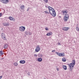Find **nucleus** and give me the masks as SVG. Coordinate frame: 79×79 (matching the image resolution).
I'll return each instance as SVG.
<instances>
[{"label":"nucleus","mask_w":79,"mask_h":79,"mask_svg":"<svg viewBox=\"0 0 79 79\" xmlns=\"http://www.w3.org/2000/svg\"><path fill=\"white\" fill-rule=\"evenodd\" d=\"M48 9L49 10V12L50 14L52 16H56V12L53 8L49 6L48 7Z\"/></svg>","instance_id":"1"},{"label":"nucleus","mask_w":79,"mask_h":79,"mask_svg":"<svg viewBox=\"0 0 79 79\" xmlns=\"http://www.w3.org/2000/svg\"><path fill=\"white\" fill-rule=\"evenodd\" d=\"M73 63H70L69 64H68L69 65V71H71L73 68H74V66L75 65L76 63L75 62V60H73V61L72 62Z\"/></svg>","instance_id":"2"},{"label":"nucleus","mask_w":79,"mask_h":79,"mask_svg":"<svg viewBox=\"0 0 79 79\" xmlns=\"http://www.w3.org/2000/svg\"><path fill=\"white\" fill-rule=\"evenodd\" d=\"M25 29H26V28L23 26H21L19 28V30L22 32H24L25 31Z\"/></svg>","instance_id":"3"},{"label":"nucleus","mask_w":79,"mask_h":79,"mask_svg":"<svg viewBox=\"0 0 79 79\" xmlns=\"http://www.w3.org/2000/svg\"><path fill=\"white\" fill-rule=\"evenodd\" d=\"M1 36L2 39H3V40H6V36H5V33H2Z\"/></svg>","instance_id":"4"},{"label":"nucleus","mask_w":79,"mask_h":79,"mask_svg":"<svg viewBox=\"0 0 79 79\" xmlns=\"http://www.w3.org/2000/svg\"><path fill=\"white\" fill-rule=\"evenodd\" d=\"M0 1L4 4H6L9 2V0H1Z\"/></svg>","instance_id":"5"},{"label":"nucleus","mask_w":79,"mask_h":79,"mask_svg":"<svg viewBox=\"0 0 79 79\" xmlns=\"http://www.w3.org/2000/svg\"><path fill=\"white\" fill-rule=\"evenodd\" d=\"M40 46H36V48L35 49V51L36 52H39L40 50Z\"/></svg>","instance_id":"6"},{"label":"nucleus","mask_w":79,"mask_h":79,"mask_svg":"<svg viewBox=\"0 0 79 79\" xmlns=\"http://www.w3.org/2000/svg\"><path fill=\"white\" fill-rule=\"evenodd\" d=\"M68 12L67 10H64L62 11L61 13H62V15H66V13H68Z\"/></svg>","instance_id":"7"},{"label":"nucleus","mask_w":79,"mask_h":79,"mask_svg":"<svg viewBox=\"0 0 79 79\" xmlns=\"http://www.w3.org/2000/svg\"><path fill=\"white\" fill-rule=\"evenodd\" d=\"M3 25L5 26H10V23H3Z\"/></svg>","instance_id":"8"},{"label":"nucleus","mask_w":79,"mask_h":79,"mask_svg":"<svg viewBox=\"0 0 79 79\" xmlns=\"http://www.w3.org/2000/svg\"><path fill=\"white\" fill-rule=\"evenodd\" d=\"M69 28L66 27H63V29L64 31H67L69 29Z\"/></svg>","instance_id":"9"},{"label":"nucleus","mask_w":79,"mask_h":79,"mask_svg":"<svg viewBox=\"0 0 79 79\" xmlns=\"http://www.w3.org/2000/svg\"><path fill=\"white\" fill-rule=\"evenodd\" d=\"M19 63L21 64H24V63H26V61H25L24 60H20L19 61Z\"/></svg>","instance_id":"10"},{"label":"nucleus","mask_w":79,"mask_h":79,"mask_svg":"<svg viewBox=\"0 0 79 79\" xmlns=\"http://www.w3.org/2000/svg\"><path fill=\"white\" fill-rule=\"evenodd\" d=\"M9 19L10 20H11V21H15V18H14L13 17H11V16H10L9 17Z\"/></svg>","instance_id":"11"},{"label":"nucleus","mask_w":79,"mask_h":79,"mask_svg":"<svg viewBox=\"0 0 79 79\" xmlns=\"http://www.w3.org/2000/svg\"><path fill=\"white\" fill-rule=\"evenodd\" d=\"M68 18L66 17H64V22H66L68 21Z\"/></svg>","instance_id":"12"},{"label":"nucleus","mask_w":79,"mask_h":79,"mask_svg":"<svg viewBox=\"0 0 79 79\" xmlns=\"http://www.w3.org/2000/svg\"><path fill=\"white\" fill-rule=\"evenodd\" d=\"M65 55L64 53H60L59 56H64Z\"/></svg>","instance_id":"13"},{"label":"nucleus","mask_w":79,"mask_h":79,"mask_svg":"<svg viewBox=\"0 0 79 79\" xmlns=\"http://www.w3.org/2000/svg\"><path fill=\"white\" fill-rule=\"evenodd\" d=\"M63 68L65 70H66L67 69V67H66V66L65 65H63L62 66Z\"/></svg>","instance_id":"14"},{"label":"nucleus","mask_w":79,"mask_h":79,"mask_svg":"<svg viewBox=\"0 0 79 79\" xmlns=\"http://www.w3.org/2000/svg\"><path fill=\"white\" fill-rule=\"evenodd\" d=\"M38 61L39 62H40V61H42V59L41 58H39L38 59Z\"/></svg>","instance_id":"15"},{"label":"nucleus","mask_w":79,"mask_h":79,"mask_svg":"<svg viewBox=\"0 0 79 79\" xmlns=\"http://www.w3.org/2000/svg\"><path fill=\"white\" fill-rule=\"evenodd\" d=\"M8 45L7 44H4V47L5 48H8Z\"/></svg>","instance_id":"16"},{"label":"nucleus","mask_w":79,"mask_h":79,"mask_svg":"<svg viewBox=\"0 0 79 79\" xmlns=\"http://www.w3.org/2000/svg\"><path fill=\"white\" fill-rule=\"evenodd\" d=\"M24 5H21L20 6V8L21 9V10H24Z\"/></svg>","instance_id":"17"},{"label":"nucleus","mask_w":79,"mask_h":79,"mask_svg":"<svg viewBox=\"0 0 79 79\" xmlns=\"http://www.w3.org/2000/svg\"><path fill=\"white\" fill-rule=\"evenodd\" d=\"M4 54V53L2 51H0V56H2V55H3Z\"/></svg>","instance_id":"18"},{"label":"nucleus","mask_w":79,"mask_h":79,"mask_svg":"<svg viewBox=\"0 0 79 79\" xmlns=\"http://www.w3.org/2000/svg\"><path fill=\"white\" fill-rule=\"evenodd\" d=\"M62 60L64 62H65V61H66V59H65V58H63Z\"/></svg>","instance_id":"19"},{"label":"nucleus","mask_w":79,"mask_h":79,"mask_svg":"<svg viewBox=\"0 0 79 79\" xmlns=\"http://www.w3.org/2000/svg\"><path fill=\"white\" fill-rule=\"evenodd\" d=\"M18 63L16 62L14 64V65L15 66H18Z\"/></svg>","instance_id":"20"},{"label":"nucleus","mask_w":79,"mask_h":79,"mask_svg":"<svg viewBox=\"0 0 79 79\" xmlns=\"http://www.w3.org/2000/svg\"><path fill=\"white\" fill-rule=\"evenodd\" d=\"M64 17L68 18H69V15L66 14L65 15Z\"/></svg>","instance_id":"21"},{"label":"nucleus","mask_w":79,"mask_h":79,"mask_svg":"<svg viewBox=\"0 0 79 79\" xmlns=\"http://www.w3.org/2000/svg\"><path fill=\"white\" fill-rule=\"evenodd\" d=\"M52 35V33H48L47 34V35Z\"/></svg>","instance_id":"22"},{"label":"nucleus","mask_w":79,"mask_h":79,"mask_svg":"<svg viewBox=\"0 0 79 79\" xmlns=\"http://www.w3.org/2000/svg\"><path fill=\"white\" fill-rule=\"evenodd\" d=\"M38 56L39 57H42V55L41 54H38Z\"/></svg>","instance_id":"23"},{"label":"nucleus","mask_w":79,"mask_h":79,"mask_svg":"<svg viewBox=\"0 0 79 79\" xmlns=\"http://www.w3.org/2000/svg\"><path fill=\"white\" fill-rule=\"evenodd\" d=\"M44 12L46 13V14H48L49 13V12L47 11H44Z\"/></svg>","instance_id":"24"},{"label":"nucleus","mask_w":79,"mask_h":79,"mask_svg":"<svg viewBox=\"0 0 79 79\" xmlns=\"http://www.w3.org/2000/svg\"><path fill=\"white\" fill-rule=\"evenodd\" d=\"M43 1L45 2V3H48V0H43Z\"/></svg>","instance_id":"25"},{"label":"nucleus","mask_w":79,"mask_h":79,"mask_svg":"<svg viewBox=\"0 0 79 79\" xmlns=\"http://www.w3.org/2000/svg\"><path fill=\"white\" fill-rule=\"evenodd\" d=\"M56 54H57V55H58V56H60V53H59L58 52H56Z\"/></svg>","instance_id":"26"},{"label":"nucleus","mask_w":79,"mask_h":79,"mask_svg":"<svg viewBox=\"0 0 79 79\" xmlns=\"http://www.w3.org/2000/svg\"><path fill=\"white\" fill-rule=\"evenodd\" d=\"M76 29L77 31H79V28L78 27H77Z\"/></svg>","instance_id":"27"},{"label":"nucleus","mask_w":79,"mask_h":79,"mask_svg":"<svg viewBox=\"0 0 79 79\" xmlns=\"http://www.w3.org/2000/svg\"><path fill=\"white\" fill-rule=\"evenodd\" d=\"M45 29L46 31H48V27L45 28Z\"/></svg>","instance_id":"28"},{"label":"nucleus","mask_w":79,"mask_h":79,"mask_svg":"<svg viewBox=\"0 0 79 79\" xmlns=\"http://www.w3.org/2000/svg\"><path fill=\"white\" fill-rule=\"evenodd\" d=\"M25 34H26V35H28V33H27V32H25Z\"/></svg>","instance_id":"29"},{"label":"nucleus","mask_w":79,"mask_h":79,"mask_svg":"<svg viewBox=\"0 0 79 79\" xmlns=\"http://www.w3.org/2000/svg\"><path fill=\"white\" fill-rule=\"evenodd\" d=\"M29 9H30V8L28 7L27 10V11H28V10H29Z\"/></svg>","instance_id":"30"},{"label":"nucleus","mask_w":79,"mask_h":79,"mask_svg":"<svg viewBox=\"0 0 79 79\" xmlns=\"http://www.w3.org/2000/svg\"><path fill=\"white\" fill-rule=\"evenodd\" d=\"M28 34H29V35H31V32H28Z\"/></svg>","instance_id":"31"},{"label":"nucleus","mask_w":79,"mask_h":79,"mask_svg":"<svg viewBox=\"0 0 79 79\" xmlns=\"http://www.w3.org/2000/svg\"><path fill=\"white\" fill-rule=\"evenodd\" d=\"M3 77V76H0V79H1L2 78V77Z\"/></svg>","instance_id":"32"},{"label":"nucleus","mask_w":79,"mask_h":79,"mask_svg":"<svg viewBox=\"0 0 79 79\" xmlns=\"http://www.w3.org/2000/svg\"><path fill=\"white\" fill-rule=\"evenodd\" d=\"M58 45H61V44L60 43H58Z\"/></svg>","instance_id":"33"},{"label":"nucleus","mask_w":79,"mask_h":79,"mask_svg":"<svg viewBox=\"0 0 79 79\" xmlns=\"http://www.w3.org/2000/svg\"><path fill=\"white\" fill-rule=\"evenodd\" d=\"M52 52H55V50H54L52 51Z\"/></svg>","instance_id":"34"},{"label":"nucleus","mask_w":79,"mask_h":79,"mask_svg":"<svg viewBox=\"0 0 79 79\" xmlns=\"http://www.w3.org/2000/svg\"><path fill=\"white\" fill-rule=\"evenodd\" d=\"M2 16V13H0V17Z\"/></svg>","instance_id":"35"},{"label":"nucleus","mask_w":79,"mask_h":79,"mask_svg":"<svg viewBox=\"0 0 79 79\" xmlns=\"http://www.w3.org/2000/svg\"><path fill=\"white\" fill-rule=\"evenodd\" d=\"M4 59V57L2 58L1 59V60H2Z\"/></svg>","instance_id":"36"},{"label":"nucleus","mask_w":79,"mask_h":79,"mask_svg":"<svg viewBox=\"0 0 79 79\" xmlns=\"http://www.w3.org/2000/svg\"><path fill=\"white\" fill-rule=\"evenodd\" d=\"M34 56H37V55L36 54H35Z\"/></svg>","instance_id":"37"},{"label":"nucleus","mask_w":79,"mask_h":79,"mask_svg":"<svg viewBox=\"0 0 79 79\" xmlns=\"http://www.w3.org/2000/svg\"><path fill=\"white\" fill-rule=\"evenodd\" d=\"M56 69L57 71H59V69L58 68H57Z\"/></svg>","instance_id":"38"},{"label":"nucleus","mask_w":79,"mask_h":79,"mask_svg":"<svg viewBox=\"0 0 79 79\" xmlns=\"http://www.w3.org/2000/svg\"><path fill=\"white\" fill-rule=\"evenodd\" d=\"M44 79H46V78H44Z\"/></svg>","instance_id":"39"},{"label":"nucleus","mask_w":79,"mask_h":79,"mask_svg":"<svg viewBox=\"0 0 79 79\" xmlns=\"http://www.w3.org/2000/svg\"><path fill=\"white\" fill-rule=\"evenodd\" d=\"M60 17H61V16H60Z\"/></svg>","instance_id":"40"},{"label":"nucleus","mask_w":79,"mask_h":79,"mask_svg":"<svg viewBox=\"0 0 79 79\" xmlns=\"http://www.w3.org/2000/svg\"><path fill=\"white\" fill-rule=\"evenodd\" d=\"M60 17H61V16H60Z\"/></svg>","instance_id":"41"}]
</instances>
